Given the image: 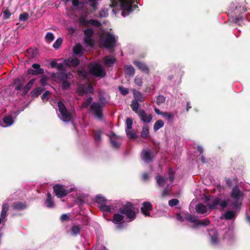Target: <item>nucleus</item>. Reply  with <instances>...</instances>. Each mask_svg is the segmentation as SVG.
Wrapping results in <instances>:
<instances>
[{
	"mask_svg": "<svg viewBox=\"0 0 250 250\" xmlns=\"http://www.w3.org/2000/svg\"><path fill=\"white\" fill-rule=\"evenodd\" d=\"M138 212V208H136L134 205L130 202H126L119 209V212L125 215L129 222H131L136 219Z\"/></svg>",
	"mask_w": 250,
	"mask_h": 250,
	"instance_id": "1",
	"label": "nucleus"
},
{
	"mask_svg": "<svg viewBox=\"0 0 250 250\" xmlns=\"http://www.w3.org/2000/svg\"><path fill=\"white\" fill-rule=\"evenodd\" d=\"M136 0H113L110 6L113 8L119 6L123 11L122 16L125 17L131 10L132 4Z\"/></svg>",
	"mask_w": 250,
	"mask_h": 250,
	"instance_id": "2",
	"label": "nucleus"
},
{
	"mask_svg": "<svg viewBox=\"0 0 250 250\" xmlns=\"http://www.w3.org/2000/svg\"><path fill=\"white\" fill-rule=\"evenodd\" d=\"M116 37L108 32L103 33L100 39V44L101 46L112 48L115 46Z\"/></svg>",
	"mask_w": 250,
	"mask_h": 250,
	"instance_id": "3",
	"label": "nucleus"
},
{
	"mask_svg": "<svg viewBox=\"0 0 250 250\" xmlns=\"http://www.w3.org/2000/svg\"><path fill=\"white\" fill-rule=\"evenodd\" d=\"M53 188L54 193L59 198H63L73 191V188H66L61 184L54 185Z\"/></svg>",
	"mask_w": 250,
	"mask_h": 250,
	"instance_id": "4",
	"label": "nucleus"
},
{
	"mask_svg": "<svg viewBox=\"0 0 250 250\" xmlns=\"http://www.w3.org/2000/svg\"><path fill=\"white\" fill-rule=\"evenodd\" d=\"M89 69L90 73L95 76L102 78L105 75V72L102 65L98 63L91 64L89 66Z\"/></svg>",
	"mask_w": 250,
	"mask_h": 250,
	"instance_id": "5",
	"label": "nucleus"
},
{
	"mask_svg": "<svg viewBox=\"0 0 250 250\" xmlns=\"http://www.w3.org/2000/svg\"><path fill=\"white\" fill-rule=\"evenodd\" d=\"M59 111L60 112L61 120L64 122H68L71 120L72 115L66 110L64 104L61 101L58 103Z\"/></svg>",
	"mask_w": 250,
	"mask_h": 250,
	"instance_id": "6",
	"label": "nucleus"
},
{
	"mask_svg": "<svg viewBox=\"0 0 250 250\" xmlns=\"http://www.w3.org/2000/svg\"><path fill=\"white\" fill-rule=\"evenodd\" d=\"M77 91L80 95H83L85 94L93 93V89L90 84L86 83L80 85L78 88Z\"/></svg>",
	"mask_w": 250,
	"mask_h": 250,
	"instance_id": "7",
	"label": "nucleus"
},
{
	"mask_svg": "<svg viewBox=\"0 0 250 250\" xmlns=\"http://www.w3.org/2000/svg\"><path fill=\"white\" fill-rule=\"evenodd\" d=\"M93 114L98 119H101L102 118V106L99 103H94L90 106Z\"/></svg>",
	"mask_w": 250,
	"mask_h": 250,
	"instance_id": "8",
	"label": "nucleus"
},
{
	"mask_svg": "<svg viewBox=\"0 0 250 250\" xmlns=\"http://www.w3.org/2000/svg\"><path fill=\"white\" fill-rule=\"evenodd\" d=\"M230 196L235 200L239 201L240 200H242L243 199L244 194L240 190L239 187L237 186H236L233 188Z\"/></svg>",
	"mask_w": 250,
	"mask_h": 250,
	"instance_id": "9",
	"label": "nucleus"
},
{
	"mask_svg": "<svg viewBox=\"0 0 250 250\" xmlns=\"http://www.w3.org/2000/svg\"><path fill=\"white\" fill-rule=\"evenodd\" d=\"M154 152H152L149 150H143L142 152V159L145 162H150L155 158Z\"/></svg>",
	"mask_w": 250,
	"mask_h": 250,
	"instance_id": "10",
	"label": "nucleus"
},
{
	"mask_svg": "<svg viewBox=\"0 0 250 250\" xmlns=\"http://www.w3.org/2000/svg\"><path fill=\"white\" fill-rule=\"evenodd\" d=\"M153 209L152 205L149 202H145L142 204L141 208V213L145 216H150V213L149 211L152 210Z\"/></svg>",
	"mask_w": 250,
	"mask_h": 250,
	"instance_id": "11",
	"label": "nucleus"
},
{
	"mask_svg": "<svg viewBox=\"0 0 250 250\" xmlns=\"http://www.w3.org/2000/svg\"><path fill=\"white\" fill-rule=\"evenodd\" d=\"M93 34V30L91 29H87L84 31L85 38L84 41L88 45H93L94 41L91 38Z\"/></svg>",
	"mask_w": 250,
	"mask_h": 250,
	"instance_id": "12",
	"label": "nucleus"
},
{
	"mask_svg": "<svg viewBox=\"0 0 250 250\" xmlns=\"http://www.w3.org/2000/svg\"><path fill=\"white\" fill-rule=\"evenodd\" d=\"M14 210L21 211L27 208L26 204L25 202H15L11 206Z\"/></svg>",
	"mask_w": 250,
	"mask_h": 250,
	"instance_id": "13",
	"label": "nucleus"
},
{
	"mask_svg": "<svg viewBox=\"0 0 250 250\" xmlns=\"http://www.w3.org/2000/svg\"><path fill=\"white\" fill-rule=\"evenodd\" d=\"M71 76V74H65L64 73L61 74V77H62V88L63 89H67L69 86H70V83L65 79L67 80L70 78V77Z\"/></svg>",
	"mask_w": 250,
	"mask_h": 250,
	"instance_id": "14",
	"label": "nucleus"
},
{
	"mask_svg": "<svg viewBox=\"0 0 250 250\" xmlns=\"http://www.w3.org/2000/svg\"><path fill=\"white\" fill-rule=\"evenodd\" d=\"M117 137L115 134L113 133L110 138V144L111 146L116 149H118L120 146L121 143L117 140Z\"/></svg>",
	"mask_w": 250,
	"mask_h": 250,
	"instance_id": "15",
	"label": "nucleus"
},
{
	"mask_svg": "<svg viewBox=\"0 0 250 250\" xmlns=\"http://www.w3.org/2000/svg\"><path fill=\"white\" fill-rule=\"evenodd\" d=\"M241 205V203L238 200H235L234 201H230L229 203V208L230 209L234 210L237 211L239 210L240 208V207Z\"/></svg>",
	"mask_w": 250,
	"mask_h": 250,
	"instance_id": "16",
	"label": "nucleus"
},
{
	"mask_svg": "<svg viewBox=\"0 0 250 250\" xmlns=\"http://www.w3.org/2000/svg\"><path fill=\"white\" fill-rule=\"evenodd\" d=\"M139 114L141 119L145 123H149L152 119V116L150 114H146L143 110L139 111Z\"/></svg>",
	"mask_w": 250,
	"mask_h": 250,
	"instance_id": "17",
	"label": "nucleus"
},
{
	"mask_svg": "<svg viewBox=\"0 0 250 250\" xmlns=\"http://www.w3.org/2000/svg\"><path fill=\"white\" fill-rule=\"evenodd\" d=\"M124 219V216L123 214L117 213L113 215L112 221L114 224H121L124 223L123 220Z\"/></svg>",
	"mask_w": 250,
	"mask_h": 250,
	"instance_id": "18",
	"label": "nucleus"
},
{
	"mask_svg": "<svg viewBox=\"0 0 250 250\" xmlns=\"http://www.w3.org/2000/svg\"><path fill=\"white\" fill-rule=\"evenodd\" d=\"M196 211L199 214H204L207 212L208 209L207 206L202 203L198 204L195 208Z\"/></svg>",
	"mask_w": 250,
	"mask_h": 250,
	"instance_id": "19",
	"label": "nucleus"
},
{
	"mask_svg": "<svg viewBox=\"0 0 250 250\" xmlns=\"http://www.w3.org/2000/svg\"><path fill=\"white\" fill-rule=\"evenodd\" d=\"M132 126H127L125 131L127 137L129 139H134L138 137V135L133 130H132Z\"/></svg>",
	"mask_w": 250,
	"mask_h": 250,
	"instance_id": "20",
	"label": "nucleus"
},
{
	"mask_svg": "<svg viewBox=\"0 0 250 250\" xmlns=\"http://www.w3.org/2000/svg\"><path fill=\"white\" fill-rule=\"evenodd\" d=\"M221 199L219 197H215L211 201V204H208V206L211 210L217 208V206L219 205Z\"/></svg>",
	"mask_w": 250,
	"mask_h": 250,
	"instance_id": "21",
	"label": "nucleus"
},
{
	"mask_svg": "<svg viewBox=\"0 0 250 250\" xmlns=\"http://www.w3.org/2000/svg\"><path fill=\"white\" fill-rule=\"evenodd\" d=\"M45 204L48 208H52L54 207L55 204L52 199V195L50 192L47 193V197L45 201Z\"/></svg>",
	"mask_w": 250,
	"mask_h": 250,
	"instance_id": "22",
	"label": "nucleus"
},
{
	"mask_svg": "<svg viewBox=\"0 0 250 250\" xmlns=\"http://www.w3.org/2000/svg\"><path fill=\"white\" fill-rule=\"evenodd\" d=\"M64 63L68 66H76L79 64V61L78 59L74 58L64 60Z\"/></svg>",
	"mask_w": 250,
	"mask_h": 250,
	"instance_id": "23",
	"label": "nucleus"
},
{
	"mask_svg": "<svg viewBox=\"0 0 250 250\" xmlns=\"http://www.w3.org/2000/svg\"><path fill=\"white\" fill-rule=\"evenodd\" d=\"M211 232L212 233H209L210 236L211 243L213 245H216L219 242L218 232L215 230H212Z\"/></svg>",
	"mask_w": 250,
	"mask_h": 250,
	"instance_id": "24",
	"label": "nucleus"
},
{
	"mask_svg": "<svg viewBox=\"0 0 250 250\" xmlns=\"http://www.w3.org/2000/svg\"><path fill=\"white\" fill-rule=\"evenodd\" d=\"M209 223L210 221L208 218L203 220H199L196 219L194 224L196 226H203L206 227L208 226Z\"/></svg>",
	"mask_w": 250,
	"mask_h": 250,
	"instance_id": "25",
	"label": "nucleus"
},
{
	"mask_svg": "<svg viewBox=\"0 0 250 250\" xmlns=\"http://www.w3.org/2000/svg\"><path fill=\"white\" fill-rule=\"evenodd\" d=\"M9 205L7 203H4L2 205L0 217L2 219H5L6 216V213L8 211Z\"/></svg>",
	"mask_w": 250,
	"mask_h": 250,
	"instance_id": "26",
	"label": "nucleus"
},
{
	"mask_svg": "<svg viewBox=\"0 0 250 250\" xmlns=\"http://www.w3.org/2000/svg\"><path fill=\"white\" fill-rule=\"evenodd\" d=\"M236 213L235 211L232 210H228L226 211L224 215V218L226 220H231L236 217Z\"/></svg>",
	"mask_w": 250,
	"mask_h": 250,
	"instance_id": "27",
	"label": "nucleus"
},
{
	"mask_svg": "<svg viewBox=\"0 0 250 250\" xmlns=\"http://www.w3.org/2000/svg\"><path fill=\"white\" fill-rule=\"evenodd\" d=\"M93 132L95 142L98 145L102 140V132L100 130H94Z\"/></svg>",
	"mask_w": 250,
	"mask_h": 250,
	"instance_id": "28",
	"label": "nucleus"
},
{
	"mask_svg": "<svg viewBox=\"0 0 250 250\" xmlns=\"http://www.w3.org/2000/svg\"><path fill=\"white\" fill-rule=\"evenodd\" d=\"M134 64L143 72L148 73L149 70L147 67L143 63L139 62H135Z\"/></svg>",
	"mask_w": 250,
	"mask_h": 250,
	"instance_id": "29",
	"label": "nucleus"
},
{
	"mask_svg": "<svg viewBox=\"0 0 250 250\" xmlns=\"http://www.w3.org/2000/svg\"><path fill=\"white\" fill-rule=\"evenodd\" d=\"M74 53L78 55H82L83 52V50L80 44H76L73 48Z\"/></svg>",
	"mask_w": 250,
	"mask_h": 250,
	"instance_id": "30",
	"label": "nucleus"
},
{
	"mask_svg": "<svg viewBox=\"0 0 250 250\" xmlns=\"http://www.w3.org/2000/svg\"><path fill=\"white\" fill-rule=\"evenodd\" d=\"M133 94L134 100L138 102H142L144 101V97L143 95L139 91L133 90Z\"/></svg>",
	"mask_w": 250,
	"mask_h": 250,
	"instance_id": "31",
	"label": "nucleus"
},
{
	"mask_svg": "<svg viewBox=\"0 0 250 250\" xmlns=\"http://www.w3.org/2000/svg\"><path fill=\"white\" fill-rule=\"evenodd\" d=\"M96 202L97 204H99V206H100V205H103L104 204H106L107 200L105 199V198L102 195H98L96 196Z\"/></svg>",
	"mask_w": 250,
	"mask_h": 250,
	"instance_id": "32",
	"label": "nucleus"
},
{
	"mask_svg": "<svg viewBox=\"0 0 250 250\" xmlns=\"http://www.w3.org/2000/svg\"><path fill=\"white\" fill-rule=\"evenodd\" d=\"M156 180L159 186L163 187L165 184L166 179L161 175H158L156 177Z\"/></svg>",
	"mask_w": 250,
	"mask_h": 250,
	"instance_id": "33",
	"label": "nucleus"
},
{
	"mask_svg": "<svg viewBox=\"0 0 250 250\" xmlns=\"http://www.w3.org/2000/svg\"><path fill=\"white\" fill-rule=\"evenodd\" d=\"M184 218L187 221H188L191 223H194V224L196 220L195 216L188 213L185 214Z\"/></svg>",
	"mask_w": 250,
	"mask_h": 250,
	"instance_id": "34",
	"label": "nucleus"
},
{
	"mask_svg": "<svg viewBox=\"0 0 250 250\" xmlns=\"http://www.w3.org/2000/svg\"><path fill=\"white\" fill-rule=\"evenodd\" d=\"M125 72L128 75H133L135 72L134 68L131 66H125Z\"/></svg>",
	"mask_w": 250,
	"mask_h": 250,
	"instance_id": "35",
	"label": "nucleus"
},
{
	"mask_svg": "<svg viewBox=\"0 0 250 250\" xmlns=\"http://www.w3.org/2000/svg\"><path fill=\"white\" fill-rule=\"evenodd\" d=\"M115 61V59L113 57H109L107 56L105 57L104 60L105 64L107 66H110L112 65Z\"/></svg>",
	"mask_w": 250,
	"mask_h": 250,
	"instance_id": "36",
	"label": "nucleus"
},
{
	"mask_svg": "<svg viewBox=\"0 0 250 250\" xmlns=\"http://www.w3.org/2000/svg\"><path fill=\"white\" fill-rule=\"evenodd\" d=\"M149 134L148 126H144L141 132V136L142 137L146 138Z\"/></svg>",
	"mask_w": 250,
	"mask_h": 250,
	"instance_id": "37",
	"label": "nucleus"
},
{
	"mask_svg": "<svg viewBox=\"0 0 250 250\" xmlns=\"http://www.w3.org/2000/svg\"><path fill=\"white\" fill-rule=\"evenodd\" d=\"M42 90H43V89L42 88L37 87L31 92V94L32 97H37L40 94Z\"/></svg>",
	"mask_w": 250,
	"mask_h": 250,
	"instance_id": "38",
	"label": "nucleus"
},
{
	"mask_svg": "<svg viewBox=\"0 0 250 250\" xmlns=\"http://www.w3.org/2000/svg\"><path fill=\"white\" fill-rule=\"evenodd\" d=\"M44 71L43 69H40V70H33V69H29L28 70V74L30 75H38L42 74L43 73Z\"/></svg>",
	"mask_w": 250,
	"mask_h": 250,
	"instance_id": "39",
	"label": "nucleus"
},
{
	"mask_svg": "<svg viewBox=\"0 0 250 250\" xmlns=\"http://www.w3.org/2000/svg\"><path fill=\"white\" fill-rule=\"evenodd\" d=\"M90 25H92L96 27H100L101 24L97 20H89L87 21V26Z\"/></svg>",
	"mask_w": 250,
	"mask_h": 250,
	"instance_id": "40",
	"label": "nucleus"
},
{
	"mask_svg": "<svg viewBox=\"0 0 250 250\" xmlns=\"http://www.w3.org/2000/svg\"><path fill=\"white\" fill-rule=\"evenodd\" d=\"M99 207L101 210L106 212H110L112 209V207L111 206L106 205V204L100 205Z\"/></svg>",
	"mask_w": 250,
	"mask_h": 250,
	"instance_id": "41",
	"label": "nucleus"
},
{
	"mask_svg": "<svg viewBox=\"0 0 250 250\" xmlns=\"http://www.w3.org/2000/svg\"><path fill=\"white\" fill-rule=\"evenodd\" d=\"M3 122L7 125H11L14 123V120L12 117L8 116L3 119Z\"/></svg>",
	"mask_w": 250,
	"mask_h": 250,
	"instance_id": "42",
	"label": "nucleus"
},
{
	"mask_svg": "<svg viewBox=\"0 0 250 250\" xmlns=\"http://www.w3.org/2000/svg\"><path fill=\"white\" fill-rule=\"evenodd\" d=\"M35 82V80L32 79L29 81L24 86V89L25 92L28 91L30 88L32 87L34 83Z\"/></svg>",
	"mask_w": 250,
	"mask_h": 250,
	"instance_id": "43",
	"label": "nucleus"
},
{
	"mask_svg": "<svg viewBox=\"0 0 250 250\" xmlns=\"http://www.w3.org/2000/svg\"><path fill=\"white\" fill-rule=\"evenodd\" d=\"M229 201H230V199H225L224 200H222L221 199V201H220V203H219V206H220L221 207L224 209L228 206L229 203Z\"/></svg>",
	"mask_w": 250,
	"mask_h": 250,
	"instance_id": "44",
	"label": "nucleus"
},
{
	"mask_svg": "<svg viewBox=\"0 0 250 250\" xmlns=\"http://www.w3.org/2000/svg\"><path fill=\"white\" fill-rule=\"evenodd\" d=\"M81 229L78 225H75L72 227L71 232L74 235H77L80 232Z\"/></svg>",
	"mask_w": 250,
	"mask_h": 250,
	"instance_id": "45",
	"label": "nucleus"
},
{
	"mask_svg": "<svg viewBox=\"0 0 250 250\" xmlns=\"http://www.w3.org/2000/svg\"><path fill=\"white\" fill-rule=\"evenodd\" d=\"M168 179L171 182H173L174 179V172L171 167L168 168Z\"/></svg>",
	"mask_w": 250,
	"mask_h": 250,
	"instance_id": "46",
	"label": "nucleus"
},
{
	"mask_svg": "<svg viewBox=\"0 0 250 250\" xmlns=\"http://www.w3.org/2000/svg\"><path fill=\"white\" fill-rule=\"evenodd\" d=\"M54 39V36L51 33H47L45 36L46 41L48 42H50Z\"/></svg>",
	"mask_w": 250,
	"mask_h": 250,
	"instance_id": "47",
	"label": "nucleus"
},
{
	"mask_svg": "<svg viewBox=\"0 0 250 250\" xmlns=\"http://www.w3.org/2000/svg\"><path fill=\"white\" fill-rule=\"evenodd\" d=\"M92 101V98L91 97H89L87 98L86 101L82 104V107L83 108L87 107L88 105L91 103Z\"/></svg>",
	"mask_w": 250,
	"mask_h": 250,
	"instance_id": "48",
	"label": "nucleus"
},
{
	"mask_svg": "<svg viewBox=\"0 0 250 250\" xmlns=\"http://www.w3.org/2000/svg\"><path fill=\"white\" fill-rule=\"evenodd\" d=\"M62 40L61 38H58L53 44L54 48L57 49L62 43Z\"/></svg>",
	"mask_w": 250,
	"mask_h": 250,
	"instance_id": "49",
	"label": "nucleus"
},
{
	"mask_svg": "<svg viewBox=\"0 0 250 250\" xmlns=\"http://www.w3.org/2000/svg\"><path fill=\"white\" fill-rule=\"evenodd\" d=\"M179 202V200L177 199H172L168 201V205L169 206L173 207L176 206Z\"/></svg>",
	"mask_w": 250,
	"mask_h": 250,
	"instance_id": "50",
	"label": "nucleus"
},
{
	"mask_svg": "<svg viewBox=\"0 0 250 250\" xmlns=\"http://www.w3.org/2000/svg\"><path fill=\"white\" fill-rule=\"evenodd\" d=\"M29 18V15L27 13H24L20 15L19 19L21 21H26Z\"/></svg>",
	"mask_w": 250,
	"mask_h": 250,
	"instance_id": "51",
	"label": "nucleus"
},
{
	"mask_svg": "<svg viewBox=\"0 0 250 250\" xmlns=\"http://www.w3.org/2000/svg\"><path fill=\"white\" fill-rule=\"evenodd\" d=\"M138 101H136L134 100L132 101V104L131 105L132 109L135 111H136L138 110V107H139V104H138Z\"/></svg>",
	"mask_w": 250,
	"mask_h": 250,
	"instance_id": "52",
	"label": "nucleus"
},
{
	"mask_svg": "<svg viewBox=\"0 0 250 250\" xmlns=\"http://www.w3.org/2000/svg\"><path fill=\"white\" fill-rule=\"evenodd\" d=\"M108 15L107 9L104 8H102L99 13V16L101 17H105Z\"/></svg>",
	"mask_w": 250,
	"mask_h": 250,
	"instance_id": "53",
	"label": "nucleus"
},
{
	"mask_svg": "<svg viewBox=\"0 0 250 250\" xmlns=\"http://www.w3.org/2000/svg\"><path fill=\"white\" fill-rule=\"evenodd\" d=\"M98 1V0H88L90 5L94 9H96L97 8Z\"/></svg>",
	"mask_w": 250,
	"mask_h": 250,
	"instance_id": "54",
	"label": "nucleus"
},
{
	"mask_svg": "<svg viewBox=\"0 0 250 250\" xmlns=\"http://www.w3.org/2000/svg\"><path fill=\"white\" fill-rule=\"evenodd\" d=\"M87 21L86 18L83 16L81 17L79 19L80 23L84 26H87Z\"/></svg>",
	"mask_w": 250,
	"mask_h": 250,
	"instance_id": "55",
	"label": "nucleus"
},
{
	"mask_svg": "<svg viewBox=\"0 0 250 250\" xmlns=\"http://www.w3.org/2000/svg\"><path fill=\"white\" fill-rule=\"evenodd\" d=\"M165 101V97L162 95H159L157 99V103L160 104Z\"/></svg>",
	"mask_w": 250,
	"mask_h": 250,
	"instance_id": "56",
	"label": "nucleus"
},
{
	"mask_svg": "<svg viewBox=\"0 0 250 250\" xmlns=\"http://www.w3.org/2000/svg\"><path fill=\"white\" fill-rule=\"evenodd\" d=\"M164 117L167 119H171L173 117V115L171 113L164 112L162 114Z\"/></svg>",
	"mask_w": 250,
	"mask_h": 250,
	"instance_id": "57",
	"label": "nucleus"
},
{
	"mask_svg": "<svg viewBox=\"0 0 250 250\" xmlns=\"http://www.w3.org/2000/svg\"><path fill=\"white\" fill-rule=\"evenodd\" d=\"M78 75L79 77H83V78H87V74L86 72L83 70H80L78 71Z\"/></svg>",
	"mask_w": 250,
	"mask_h": 250,
	"instance_id": "58",
	"label": "nucleus"
},
{
	"mask_svg": "<svg viewBox=\"0 0 250 250\" xmlns=\"http://www.w3.org/2000/svg\"><path fill=\"white\" fill-rule=\"evenodd\" d=\"M10 16L11 13L9 10L6 9L3 12V17L4 19H8Z\"/></svg>",
	"mask_w": 250,
	"mask_h": 250,
	"instance_id": "59",
	"label": "nucleus"
},
{
	"mask_svg": "<svg viewBox=\"0 0 250 250\" xmlns=\"http://www.w3.org/2000/svg\"><path fill=\"white\" fill-rule=\"evenodd\" d=\"M119 89L120 92H121V93L124 95H125L128 93V91L127 89H126L125 88L120 86V87H119Z\"/></svg>",
	"mask_w": 250,
	"mask_h": 250,
	"instance_id": "60",
	"label": "nucleus"
},
{
	"mask_svg": "<svg viewBox=\"0 0 250 250\" xmlns=\"http://www.w3.org/2000/svg\"><path fill=\"white\" fill-rule=\"evenodd\" d=\"M153 144L155 146L154 150L155 151L154 154L156 155L157 153L159 152V149L160 148L159 144L156 143L155 142H153Z\"/></svg>",
	"mask_w": 250,
	"mask_h": 250,
	"instance_id": "61",
	"label": "nucleus"
},
{
	"mask_svg": "<svg viewBox=\"0 0 250 250\" xmlns=\"http://www.w3.org/2000/svg\"><path fill=\"white\" fill-rule=\"evenodd\" d=\"M50 94L49 91H46L42 96V99L43 101H47L48 99V96Z\"/></svg>",
	"mask_w": 250,
	"mask_h": 250,
	"instance_id": "62",
	"label": "nucleus"
},
{
	"mask_svg": "<svg viewBox=\"0 0 250 250\" xmlns=\"http://www.w3.org/2000/svg\"><path fill=\"white\" fill-rule=\"evenodd\" d=\"M69 216L66 214H63L61 217V220L62 222L68 221L69 220Z\"/></svg>",
	"mask_w": 250,
	"mask_h": 250,
	"instance_id": "63",
	"label": "nucleus"
},
{
	"mask_svg": "<svg viewBox=\"0 0 250 250\" xmlns=\"http://www.w3.org/2000/svg\"><path fill=\"white\" fill-rule=\"evenodd\" d=\"M135 83L138 86L142 85V80L141 78H136L134 80Z\"/></svg>",
	"mask_w": 250,
	"mask_h": 250,
	"instance_id": "64",
	"label": "nucleus"
}]
</instances>
